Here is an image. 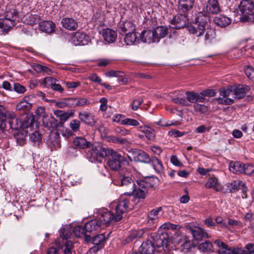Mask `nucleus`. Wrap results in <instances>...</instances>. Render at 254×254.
<instances>
[{"label":"nucleus","mask_w":254,"mask_h":254,"mask_svg":"<svg viewBox=\"0 0 254 254\" xmlns=\"http://www.w3.org/2000/svg\"><path fill=\"white\" fill-rule=\"evenodd\" d=\"M131 174L128 171H126L123 173L122 178L121 179L120 185L126 188L130 187L131 191L127 192L131 193L132 197V201L136 200L139 202L140 199H143V180H138L134 183L131 178Z\"/></svg>","instance_id":"f257e3e1"},{"label":"nucleus","mask_w":254,"mask_h":254,"mask_svg":"<svg viewBox=\"0 0 254 254\" xmlns=\"http://www.w3.org/2000/svg\"><path fill=\"white\" fill-rule=\"evenodd\" d=\"M138 202L137 200L136 203L134 201H132L130 193L125 192L124 195H122L119 199L112 202L110 207L113 211H115L116 220L120 221L123 218V214L131 209L134 204H137Z\"/></svg>","instance_id":"f03ea898"},{"label":"nucleus","mask_w":254,"mask_h":254,"mask_svg":"<svg viewBox=\"0 0 254 254\" xmlns=\"http://www.w3.org/2000/svg\"><path fill=\"white\" fill-rule=\"evenodd\" d=\"M111 150L100 144L92 145L91 148L87 152L86 156L91 162L101 163L103 158L109 156Z\"/></svg>","instance_id":"7ed1b4c3"},{"label":"nucleus","mask_w":254,"mask_h":254,"mask_svg":"<svg viewBox=\"0 0 254 254\" xmlns=\"http://www.w3.org/2000/svg\"><path fill=\"white\" fill-rule=\"evenodd\" d=\"M6 123L13 129L17 130L22 127V122L16 118L13 112L5 110L0 111V127L1 129L6 128Z\"/></svg>","instance_id":"20e7f679"},{"label":"nucleus","mask_w":254,"mask_h":254,"mask_svg":"<svg viewBox=\"0 0 254 254\" xmlns=\"http://www.w3.org/2000/svg\"><path fill=\"white\" fill-rule=\"evenodd\" d=\"M109 156L110 158L108 161V164L113 170L117 171L121 168L122 165L128 164L127 160L124 156L115 151L112 149L110 151Z\"/></svg>","instance_id":"39448f33"},{"label":"nucleus","mask_w":254,"mask_h":254,"mask_svg":"<svg viewBox=\"0 0 254 254\" xmlns=\"http://www.w3.org/2000/svg\"><path fill=\"white\" fill-rule=\"evenodd\" d=\"M234 87L232 86H228L227 88L223 87L219 90L220 96L215 98L214 100L216 101L219 104L228 105H231L234 103L233 98L230 97L233 96Z\"/></svg>","instance_id":"423d86ee"},{"label":"nucleus","mask_w":254,"mask_h":254,"mask_svg":"<svg viewBox=\"0 0 254 254\" xmlns=\"http://www.w3.org/2000/svg\"><path fill=\"white\" fill-rule=\"evenodd\" d=\"M239 8L242 14L248 20L254 22V3L252 1L243 0L239 5Z\"/></svg>","instance_id":"0eeeda50"},{"label":"nucleus","mask_w":254,"mask_h":254,"mask_svg":"<svg viewBox=\"0 0 254 254\" xmlns=\"http://www.w3.org/2000/svg\"><path fill=\"white\" fill-rule=\"evenodd\" d=\"M206 23L198 20L191 23L188 27L189 32L194 36L201 37L205 31Z\"/></svg>","instance_id":"6e6552de"},{"label":"nucleus","mask_w":254,"mask_h":254,"mask_svg":"<svg viewBox=\"0 0 254 254\" xmlns=\"http://www.w3.org/2000/svg\"><path fill=\"white\" fill-rule=\"evenodd\" d=\"M90 41V37L85 33L80 31L75 32L71 38L72 42L75 46L86 45Z\"/></svg>","instance_id":"1a4fd4ad"},{"label":"nucleus","mask_w":254,"mask_h":254,"mask_svg":"<svg viewBox=\"0 0 254 254\" xmlns=\"http://www.w3.org/2000/svg\"><path fill=\"white\" fill-rule=\"evenodd\" d=\"M188 22V18L185 14H177L171 21L170 26L173 29H180L186 26Z\"/></svg>","instance_id":"9d476101"},{"label":"nucleus","mask_w":254,"mask_h":254,"mask_svg":"<svg viewBox=\"0 0 254 254\" xmlns=\"http://www.w3.org/2000/svg\"><path fill=\"white\" fill-rule=\"evenodd\" d=\"M144 163L150 164L158 173H161L163 171V164L160 160L155 157L150 158L148 155L144 152Z\"/></svg>","instance_id":"9b49d317"},{"label":"nucleus","mask_w":254,"mask_h":254,"mask_svg":"<svg viewBox=\"0 0 254 254\" xmlns=\"http://www.w3.org/2000/svg\"><path fill=\"white\" fill-rule=\"evenodd\" d=\"M78 118L83 123L91 127H93L96 123V120L93 114L86 111L79 112Z\"/></svg>","instance_id":"f8f14e48"},{"label":"nucleus","mask_w":254,"mask_h":254,"mask_svg":"<svg viewBox=\"0 0 254 254\" xmlns=\"http://www.w3.org/2000/svg\"><path fill=\"white\" fill-rule=\"evenodd\" d=\"M106 240L105 236L104 234H101L95 236L92 238V243L94 246L90 249L91 252L96 253L102 249L104 246V243Z\"/></svg>","instance_id":"ddd939ff"},{"label":"nucleus","mask_w":254,"mask_h":254,"mask_svg":"<svg viewBox=\"0 0 254 254\" xmlns=\"http://www.w3.org/2000/svg\"><path fill=\"white\" fill-rule=\"evenodd\" d=\"M143 35V31L140 33L134 31L130 32L125 34L124 41L127 45H132L139 42V40H142Z\"/></svg>","instance_id":"4468645a"},{"label":"nucleus","mask_w":254,"mask_h":254,"mask_svg":"<svg viewBox=\"0 0 254 254\" xmlns=\"http://www.w3.org/2000/svg\"><path fill=\"white\" fill-rule=\"evenodd\" d=\"M115 217L116 214L113 211L111 212L107 209L103 210L102 212L101 213L99 222H100L101 224H108L110 223L116 222L120 221L116 220Z\"/></svg>","instance_id":"2eb2a0df"},{"label":"nucleus","mask_w":254,"mask_h":254,"mask_svg":"<svg viewBox=\"0 0 254 254\" xmlns=\"http://www.w3.org/2000/svg\"><path fill=\"white\" fill-rule=\"evenodd\" d=\"M101 33L104 40L108 43H114L117 37L116 32L109 28L103 29Z\"/></svg>","instance_id":"dca6fc26"},{"label":"nucleus","mask_w":254,"mask_h":254,"mask_svg":"<svg viewBox=\"0 0 254 254\" xmlns=\"http://www.w3.org/2000/svg\"><path fill=\"white\" fill-rule=\"evenodd\" d=\"M43 125L49 129H54L58 125V121L52 115H46L42 119Z\"/></svg>","instance_id":"f3484780"},{"label":"nucleus","mask_w":254,"mask_h":254,"mask_svg":"<svg viewBox=\"0 0 254 254\" xmlns=\"http://www.w3.org/2000/svg\"><path fill=\"white\" fill-rule=\"evenodd\" d=\"M206 188L212 189L213 190L218 191L221 190V186L218 182V179L214 175L210 176L205 184Z\"/></svg>","instance_id":"a211bd4d"},{"label":"nucleus","mask_w":254,"mask_h":254,"mask_svg":"<svg viewBox=\"0 0 254 254\" xmlns=\"http://www.w3.org/2000/svg\"><path fill=\"white\" fill-rule=\"evenodd\" d=\"M75 111L74 110H70L67 112L59 110L54 111V115L60 118V122L62 123H64L70 117H72Z\"/></svg>","instance_id":"6ab92c4d"},{"label":"nucleus","mask_w":254,"mask_h":254,"mask_svg":"<svg viewBox=\"0 0 254 254\" xmlns=\"http://www.w3.org/2000/svg\"><path fill=\"white\" fill-rule=\"evenodd\" d=\"M40 29L47 33H52L55 31L56 25L55 23L49 20L40 22L39 24Z\"/></svg>","instance_id":"aec40b11"},{"label":"nucleus","mask_w":254,"mask_h":254,"mask_svg":"<svg viewBox=\"0 0 254 254\" xmlns=\"http://www.w3.org/2000/svg\"><path fill=\"white\" fill-rule=\"evenodd\" d=\"M247 251L242 248L236 247L232 249V254H254V244L249 243L245 246Z\"/></svg>","instance_id":"412c9836"},{"label":"nucleus","mask_w":254,"mask_h":254,"mask_svg":"<svg viewBox=\"0 0 254 254\" xmlns=\"http://www.w3.org/2000/svg\"><path fill=\"white\" fill-rule=\"evenodd\" d=\"M190 232L193 238L196 241H200L203 238H208V234L200 227H196L190 229Z\"/></svg>","instance_id":"4be33fe9"},{"label":"nucleus","mask_w":254,"mask_h":254,"mask_svg":"<svg viewBox=\"0 0 254 254\" xmlns=\"http://www.w3.org/2000/svg\"><path fill=\"white\" fill-rule=\"evenodd\" d=\"M62 24L63 27L69 30L73 31L78 27L77 21L72 18L65 17L63 18Z\"/></svg>","instance_id":"5701e85b"},{"label":"nucleus","mask_w":254,"mask_h":254,"mask_svg":"<svg viewBox=\"0 0 254 254\" xmlns=\"http://www.w3.org/2000/svg\"><path fill=\"white\" fill-rule=\"evenodd\" d=\"M194 2V0H179L178 9L180 11L186 12L192 8Z\"/></svg>","instance_id":"b1692460"},{"label":"nucleus","mask_w":254,"mask_h":254,"mask_svg":"<svg viewBox=\"0 0 254 254\" xmlns=\"http://www.w3.org/2000/svg\"><path fill=\"white\" fill-rule=\"evenodd\" d=\"M208 13L217 14L220 11V7L217 0H209L206 6Z\"/></svg>","instance_id":"393cba45"},{"label":"nucleus","mask_w":254,"mask_h":254,"mask_svg":"<svg viewBox=\"0 0 254 254\" xmlns=\"http://www.w3.org/2000/svg\"><path fill=\"white\" fill-rule=\"evenodd\" d=\"M134 30V26L130 21H123L121 23L119 26V32L121 34H126Z\"/></svg>","instance_id":"a878e982"},{"label":"nucleus","mask_w":254,"mask_h":254,"mask_svg":"<svg viewBox=\"0 0 254 254\" xmlns=\"http://www.w3.org/2000/svg\"><path fill=\"white\" fill-rule=\"evenodd\" d=\"M214 244L218 247L217 253L218 254H232V249L226 244L220 240L215 241Z\"/></svg>","instance_id":"bb28decb"},{"label":"nucleus","mask_w":254,"mask_h":254,"mask_svg":"<svg viewBox=\"0 0 254 254\" xmlns=\"http://www.w3.org/2000/svg\"><path fill=\"white\" fill-rule=\"evenodd\" d=\"M214 22L218 26L225 27L230 24L231 19L224 15H219L214 18Z\"/></svg>","instance_id":"cd10ccee"},{"label":"nucleus","mask_w":254,"mask_h":254,"mask_svg":"<svg viewBox=\"0 0 254 254\" xmlns=\"http://www.w3.org/2000/svg\"><path fill=\"white\" fill-rule=\"evenodd\" d=\"M73 145L79 149H85L89 148L91 146L90 142L87 141L84 137H77L73 141Z\"/></svg>","instance_id":"c85d7f7f"},{"label":"nucleus","mask_w":254,"mask_h":254,"mask_svg":"<svg viewBox=\"0 0 254 254\" xmlns=\"http://www.w3.org/2000/svg\"><path fill=\"white\" fill-rule=\"evenodd\" d=\"M181 226L179 225H176L171 223L169 222H165L159 228L158 233L156 235H161L162 232H166L167 234L166 230H180L181 228Z\"/></svg>","instance_id":"c756f323"},{"label":"nucleus","mask_w":254,"mask_h":254,"mask_svg":"<svg viewBox=\"0 0 254 254\" xmlns=\"http://www.w3.org/2000/svg\"><path fill=\"white\" fill-rule=\"evenodd\" d=\"M248 90L247 86L239 85L237 87H234L233 96L234 98L241 99L244 97L246 94V91Z\"/></svg>","instance_id":"7c9ffc66"},{"label":"nucleus","mask_w":254,"mask_h":254,"mask_svg":"<svg viewBox=\"0 0 254 254\" xmlns=\"http://www.w3.org/2000/svg\"><path fill=\"white\" fill-rule=\"evenodd\" d=\"M128 157L131 161L142 162L143 161V151L136 149H133L129 152Z\"/></svg>","instance_id":"2f4dec72"},{"label":"nucleus","mask_w":254,"mask_h":254,"mask_svg":"<svg viewBox=\"0 0 254 254\" xmlns=\"http://www.w3.org/2000/svg\"><path fill=\"white\" fill-rule=\"evenodd\" d=\"M229 170L234 174H241L244 171V164L240 162H231L229 164Z\"/></svg>","instance_id":"473e14b6"},{"label":"nucleus","mask_w":254,"mask_h":254,"mask_svg":"<svg viewBox=\"0 0 254 254\" xmlns=\"http://www.w3.org/2000/svg\"><path fill=\"white\" fill-rule=\"evenodd\" d=\"M158 42V38L155 37L153 30H144V43L150 44Z\"/></svg>","instance_id":"72a5a7b5"},{"label":"nucleus","mask_w":254,"mask_h":254,"mask_svg":"<svg viewBox=\"0 0 254 254\" xmlns=\"http://www.w3.org/2000/svg\"><path fill=\"white\" fill-rule=\"evenodd\" d=\"M101 223L97 220H92L87 222L85 225V228L86 232H92L96 230L100 226Z\"/></svg>","instance_id":"f704fd0d"},{"label":"nucleus","mask_w":254,"mask_h":254,"mask_svg":"<svg viewBox=\"0 0 254 254\" xmlns=\"http://www.w3.org/2000/svg\"><path fill=\"white\" fill-rule=\"evenodd\" d=\"M153 31L155 37L158 38V42L160 41L161 38L165 37L168 33V28L164 26L157 27Z\"/></svg>","instance_id":"c9c22d12"},{"label":"nucleus","mask_w":254,"mask_h":254,"mask_svg":"<svg viewBox=\"0 0 254 254\" xmlns=\"http://www.w3.org/2000/svg\"><path fill=\"white\" fill-rule=\"evenodd\" d=\"M27 132L26 131L18 132L15 134L14 138L17 144L22 146L26 143Z\"/></svg>","instance_id":"e433bc0d"},{"label":"nucleus","mask_w":254,"mask_h":254,"mask_svg":"<svg viewBox=\"0 0 254 254\" xmlns=\"http://www.w3.org/2000/svg\"><path fill=\"white\" fill-rule=\"evenodd\" d=\"M144 136L148 140L153 141L155 138V132L154 130L147 126H144Z\"/></svg>","instance_id":"4c0bfd02"},{"label":"nucleus","mask_w":254,"mask_h":254,"mask_svg":"<svg viewBox=\"0 0 254 254\" xmlns=\"http://www.w3.org/2000/svg\"><path fill=\"white\" fill-rule=\"evenodd\" d=\"M15 24L13 22L10 21L4 17L0 19V28L2 29L4 31H8L10 28L14 26Z\"/></svg>","instance_id":"58836bf2"},{"label":"nucleus","mask_w":254,"mask_h":254,"mask_svg":"<svg viewBox=\"0 0 254 254\" xmlns=\"http://www.w3.org/2000/svg\"><path fill=\"white\" fill-rule=\"evenodd\" d=\"M4 18L13 22L15 24V22L17 20V13L14 9H9L5 12Z\"/></svg>","instance_id":"ea45409f"},{"label":"nucleus","mask_w":254,"mask_h":254,"mask_svg":"<svg viewBox=\"0 0 254 254\" xmlns=\"http://www.w3.org/2000/svg\"><path fill=\"white\" fill-rule=\"evenodd\" d=\"M35 124V120L34 116H26L24 120L22 122V127L28 128L33 127Z\"/></svg>","instance_id":"a19ab883"},{"label":"nucleus","mask_w":254,"mask_h":254,"mask_svg":"<svg viewBox=\"0 0 254 254\" xmlns=\"http://www.w3.org/2000/svg\"><path fill=\"white\" fill-rule=\"evenodd\" d=\"M145 227H144V231L145 229L147 230H152L154 229L157 225V222L154 221V219L152 218L146 217V222L144 223Z\"/></svg>","instance_id":"79ce46f5"},{"label":"nucleus","mask_w":254,"mask_h":254,"mask_svg":"<svg viewBox=\"0 0 254 254\" xmlns=\"http://www.w3.org/2000/svg\"><path fill=\"white\" fill-rule=\"evenodd\" d=\"M143 235V230L141 229L139 231L134 230L132 231L129 235L126 238L127 243H130L133 240L136 238H141Z\"/></svg>","instance_id":"37998d69"},{"label":"nucleus","mask_w":254,"mask_h":254,"mask_svg":"<svg viewBox=\"0 0 254 254\" xmlns=\"http://www.w3.org/2000/svg\"><path fill=\"white\" fill-rule=\"evenodd\" d=\"M241 181L239 180H235L231 183H228L227 187L230 192H234L237 191L240 187Z\"/></svg>","instance_id":"c03bdc74"},{"label":"nucleus","mask_w":254,"mask_h":254,"mask_svg":"<svg viewBox=\"0 0 254 254\" xmlns=\"http://www.w3.org/2000/svg\"><path fill=\"white\" fill-rule=\"evenodd\" d=\"M157 180L156 177H144V189L153 188Z\"/></svg>","instance_id":"a18cd8bd"},{"label":"nucleus","mask_w":254,"mask_h":254,"mask_svg":"<svg viewBox=\"0 0 254 254\" xmlns=\"http://www.w3.org/2000/svg\"><path fill=\"white\" fill-rule=\"evenodd\" d=\"M73 233L77 237H80L86 233L85 226L81 225L76 226L73 229Z\"/></svg>","instance_id":"49530a36"},{"label":"nucleus","mask_w":254,"mask_h":254,"mask_svg":"<svg viewBox=\"0 0 254 254\" xmlns=\"http://www.w3.org/2000/svg\"><path fill=\"white\" fill-rule=\"evenodd\" d=\"M199 249L200 251L204 253H208L213 251L212 245L209 241H206L199 245Z\"/></svg>","instance_id":"de8ad7c7"},{"label":"nucleus","mask_w":254,"mask_h":254,"mask_svg":"<svg viewBox=\"0 0 254 254\" xmlns=\"http://www.w3.org/2000/svg\"><path fill=\"white\" fill-rule=\"evenodd\" d=\"M205 34L204 36V41L209 42L213 39L215 36V32L212 28H207L205 29Z\"/></svg>","instance_id":"09e8293b"},{"label":"nucleus","mask_w":254,"mask_h":254,"mask_svg":"<svg viewBox=\"0 0 254 254\" xmlns=\"http://www.w3.org/2000/svg\"><path fill=\"white\" fill-rule=\"evenodd\" d=\"M51 143L52 146L55 148H60L61 147V141L60 136L58 133H55L51 137Z\"/></svg>","instance_id":"8fccbe9b"},{"label":"nucleus","mask_w":254,"mask_h":254,"mask_svg":"<svg viewBox=\"0 0 254 254\" xmlns=\"http://www.w3.org/2000/svg\"><path fill=\"white\" fill-rule=\"evenodd\" d=\"M71 235V231L70 229L66 227L62 228L60 231V236L63 239H67L70 238Z\"/></svg>","instance_id":"3c124183"},{"label":"nucleus","mask_w":254,"mask_h":254,"mask_svg":"<svg viewBox=\"0 0 254 254\" xmlns=\"http://www.w3.org/2000/svg\"><path fill=\"white\" fill-rule=\"evenodd\" d=\"M64 249L63 254H72V250L73 248V243L71 241H66L64 243Z\"/></svg>","instance_id":"603ef678"},{"label":"nucleus","mask_w":254,"mask_h":254,"mask_svg":"<svg viewBox=\"0 0 254 254\" xmlns=\"http://www.w3.org/2000/svg\"><path fill=\"white\" fill-rule=\"evenodd\" d=\"M192 247V243L190 241L186 240L181 245V251L184 253H188Z\"/></svg>","instance_id":"864d4df0"},{"label":"nucleus","mask_w":254,"mask_h":254,"mask_svg":"<svg viewBox=\"0 0 254 254\" xmlns=\"http://www.w3.org/2000/svg\"><path fill=\"white\" fill-rule=\"evenodd\" d=\"M106 76L108 77H123L125 76V73L119 70H111L105 73Z\"/></svg>","instance_id":"5fc2aeb1"},{"label":"nucleus","mask_w":254,"mask_h":254,"mask_svg":"<svg viewBox=\"0 0 254 254\" xmlns=\"http://www.w3.org/2000/svg\"><path fill=\"white\" fill-rule=\"evenodd\" d=\"M186 96L187 101L191 103L197 102V93L194 92H187Z\"/></svg>","instance_id":"6e6d98bb"},{"label":"nucleus","mask_w":254,"mask_h":254,"mask_svg":"<svg viewBox=\"0 0 254 254\" xmlns=\"http://www.w3.org/2000/svg\"><path fill=\"white\" fill-rule=\"evenodd\" d=\"M171 97L172 101L176 104L183 106H187L189 105V102L184 98H173L172 96H171Z\"/></svg>","instance_id":"4d7b16f0"},{"label":"nucleus","mask_w":254,"mask_h":254,"mask_svg":"<svg viewBox=\"0 0 254 254\" xmlns=\"http://www.w3.org/2000/svg\"><path fill=\"white\" fill-rule=\"evenodd\" d=\"M108 140L113 143L124 144L127 142V140L122 138L116 136H108Z\"/></svg>","instance_id":"13d9d810"},{"label":"nucleus","mask_w":254,"mask_h":254,"mask_svg":"<svg viewBox=\"0 0 254 254\" xmlns=\"http://www.w3.org/2000/svg\"><path fill=\"white\" fill-rule=\"evenodd\" d=\"M69 126L73 131H77L80 126V122L77 120H72L70 122Z\"/></svg>","instance_id":"bf43d9fd"},{"label":"nucleus","mask_w":254,"mask_h":254,"mask_svg":"<svg viewBox=\"0 0 254 254\" xmlns=\"http://www.w3.org/2000/svg\"><path fill=\"white\" fill-rule=\"evenodd\" d=\"M121 124L124 125L137 126L139 125V123L136 120L134 119L127 118L122 121Z\"/></svg>","instance_id":"052dcab7"},{"label":"nucleus","mask_w":254,"mask_h":254,"mask_svg":"<svg viewBox=\"0 0 254 254\" xmlns=\"http://www.w3.org/2000/svg\"><path fill=\"white\" fill-rule=\"evenodd\" d=\"M55 81V78L52 77H46L43 79L42 85L45 87H50Z\"/></svg>","instance_id":"680f3d73"},{"label":"nucleus","mask_w":254,"mask_h":254,"mask_svg":"<svg viewBox=\"0 0 254 254\" xmlns=\"http://www.w3.org/2000/svg\"><path fill=\"white\" fill-rule=\"evenodd\" d=\"M243 170L242 173L250 175L254 172V167L250 164H244Z\"/></svg>","instance_id":"e2e57ef3"},{"label":"nucleus","mask_w":254,"mask_h":254,"mask_svg":"<svg viewBox=\"0 0 254 254\" xmlns=\"http://www.w3.org/2000/svg\"><path fill=\"white\" fill-rule=\"evenodd\" d=\"M170 161L171 163L175 166L182 167L184 166L183 163L179 160L177 156L175 155L171 156Z\"/></svg>","instance_id":"0e129e2a"},{"label":"nucleus","mask_w":254,"mask_h":254,"mask_svg":"<svg viewBox=\"0 0 254 254\" xmlns=\"http://www.w3.org/2000/svg\"><path fill=\"white\" fill-rule=\"evenodd\" d=\"M245 72L247 77L254 82V68L248 66L245 69Z\"/></svg>","instance_id":"69168bd1"},{"label":"nucleus","mask_w":254,"mask_h":254,"mask_svg":"<svg viewBox=\"0 0 254 254\" xmlns=\"http://www.w3.org/2000/svg\"><path fill=\"white\" fill-rule=\"evenodd\" d=\"M193 108L195 111L200 113H204L207 110V108L206 106H204V105L199 104H195L193 105Z\"/></svg>","instance_id":"338daca9"},{"label":"nucleus","mask_w":254,"mask_h":254,"mask_svg":"<svg viewBox=\"0 0 254 254\" xmlns=\"http://www.w3.org/2000/svg\"><path fill=\"white\" fill-rule=\"evenodd\" d=\"M88 78L92 82L102 84L101 78L96 73H92L89 74Z\"/></svg>","instance_id":"774afa93"}]
</instances>
